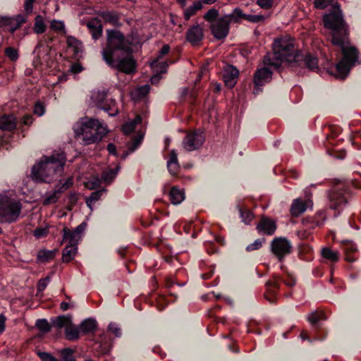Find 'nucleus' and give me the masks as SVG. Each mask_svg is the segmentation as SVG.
<instances>
[{"label": "nucleus", "mask_w": 361, "mask_h": 361, "mask_svg": "<svg viewBox=\"0 0 361 361\" xmlns=\"http://www.w3.org/2000/svg\"><path fill=\"white\" fill-rule=\"evenodd\" d=\"M99 185V180L97 178H93L87 183V187L92 190L98 187Z\"/></svg>", "instance_id": "obj_60"}, {"label": "nucleus", "mask_w": 361, "mask_h": 361, "mask_svg": "<svg viewBox=\"0 0 361 361\" xmlns=\"http://www.w3.org/2000/svg\"><path fill=\"white\" fill-rule=\"evenodd\" d=\"M276 229V223L267 217H262L257 226L258 232L264 235H273Z\"/></svg>", "instance_id": "obj_16"}, {"label": "nucleus", "mask_w": 361, "mask_h": 361, "mask_svg": "<svg viewBox=\"0 0 361 361\" xmlns=\"http://www.w3.org/2000/svg\"><path fill=\"white\" fill-rule=\"evenodd\" d=\"M36 0H25V3H24V9H25V11L27 13V14H30L32 12V9H33V3Z\"/></svg>", "instance_id": "obj_57"}, {"label": "nucleus", "mask_w": 361, "mask_h": 361, "mask_svg": "<svg viewBox=\"0 0 361 361\" xmlns=\"http://www.w3.org/2000/svg\"><path fill=\"white\" fill-rule=\"evenodd\" d=\"M323 314L322 312H312L307 317V319L310 324L317 326V323L322 319Z\"/></svg>", "instance_id": "obj_45"}, {"label": "nucleus", "mask_w": 361, "mask_h": 361, "mask_svg": "<svg viewBox=\"0 0 361 361\" xmlns=\"http://www.w3.org/2000/svg\"><path fill=\"white\" fill-rule=\"evenodd\" d=\"M167 168L169 172L172 175H176L180 169V165L178 161V156L176 151L171 150L169 154V159L167 161Z\"/></svg>", "instance_id": "obj_20"}, {"label": "nucleus", "mask_w": 361, "mask_h": 361, "mask_svg": "<svg viewBox=\"0 0 361 361\" xmlns=\"http://www.w3.org/2000/svg\"><path fill=\"white\" fill-rule=\"evenodd\" d=\"M78 251V246L67 245L63 250L62 260L63 262H69L74 259Z\"/></svg>", "instance_id": "obj_28"}, {"label": "nucleus", "mask_w": 361, "mask_h": 361, "mask_svg": "<svg viewBox=\"0 0 361 361\" xmlns=\"http://www.w3.org/2000/svg\"><path fill=\"white\" fill-rule=\"evenodd\" d=\"M107 150L111 154L116 155V147L115 145L112 143H110L107 145Z\"/></svg>", "instance_id": "obj_63"}, {"label": "nucleus", "mask_w": 361, "mask_h": 361, "mask_svg": "<svg viewBox=\"0 0 361 361\" xmlns=\"http://www.w3.org/2000/svg\"><path fill=\"white\" fill-rule=\"evenodd\" d=\"M59 192L54 191L50 194L47 195L43 199V204L49 205L56 202L59 198Z\"/></svg>", "instance_id": "obj_39"}, {"label": "nucleus", "mask_w": 361, "mask_h": 361, "mask_svg": "<svg viewBox=\"0 0 361 361\" xmlns=\"http://www.w3.org/2000/svg\"><path fill=\"white\" fill-rule=\"evenodd\" d=\"M219 11L215 8H210L204 15V19L209 22L210 25L218 18Z\"/></svg>", "instance_id": "obj_40"}, {"label": "nucleus", "mask_w": 361, "mask_h": 361, "mask_svg": "<svg viewBox=\"0 0 361 361\" xmlns=\"http://www.w3.org/2000/svg\"><path fill=\"white\" fill-rule=\"evenodd\" d=\"M5 54L12 61H16L18 59V51L13 47H7L5 49Z\"/></svg>", "instance_id": "obj_47"}, {"label": "nucleus", "mask_w": 361, "mask_h": 361, "mask_svg": "<svg viewBox=\"0 0 361 361\" xmlns=\"http://www.w3.org/2000/svg\"><path fill=\"white\" fill-rule=\"evenodd\" d=\"M169 196L171 203L175 205L179 204L185 199L183 191L176 187L171 188Z\"/></svg>", "instance_id": "obj_24"}, {"label": "nucleus", "mask_w": 361, "mask_h": 361, "mask_svg": "<svg viewBox=\"0 0 361 361\" xmlns=\"http://www.w3.org/2000/svg\"><path fill=\"white\" fill-rule=\"evenodd\" d=\"M243 13L239 8H235L232 13L228 14L227 16H232V22H235L238 18H243Z\"/></svg>", "instance_id": "obj_56"}, {"label": "nucleus", "mask_w": 361, "mask_h": 361, "mask_svg": "<svg viewBox=\"0 0 361 361\" xmlns=\"http://www.w3.org/2000/svg\"><path fill=\"white\" fill-rule=\"evenodd\" d=\"M291 248L290 241L285 238H276L271 242V250L280 261L285 255L290 253Z\"/></svg>", "instance_id": "obj_12"}, {"label": "nucleus", "mask_w": 361, "mask_h": 361, "mask_svg": "<svg viewBox=\"0 0 361 361\" xmlns=\"http://www.w3.org/2000/svg\"><path fill=\"white\" fill-rule=\"evenodd\" d=\"M73 307H74L73 304H72V303L70 304V303L66 302H62L60 304V308L63 311H66L68 309L73 308Z\"/></svg>", "instance_id": "obj_62"}, {"label": "nucleus", "mask_w": 361, "mask_h": 361, "mask_svg": "<svg viewBox=\"0 0 361 361\" xmlns=\"http://www.w3.org/2000/svg\"><path fill=\"white\" fill-rule=\"evenodd\" d=\"M323 22L326 28L333 31L332 43L341 49L343 58L336 66V77L344 79L357 61L358 51L355 47L345 44L346 25L338 4H334L332 11L324 16Z\"/></svg>", "instance_id": "obj_1"}, {"label": "nucleus", "mask_w": 361, "mask_h": 361, "mask_svg": "<svg viewBox=\"0 0 361 361\" xmlns=\"http://www.w3.org/2000/svg\"><path fill=\"white\" fill-rule=\"evenodd\" d=\"M105 192V190H99L94 192H92L89 197L86 200V204L90 207V209H92V204L94 203L96 201L99 200L100 197L102 195V194Z\"/></svg>", "instance_id": "obj_36"}, {"label": "nucleus", "mask_w": 361, "mask_h": 361, "mask_svg": "<svg viewBox=\"0 0 361 361\" xmlns=\"http://www.w3.org/2000/svg\"><path fill=\"white\" fill-rule=\"evenodd\" d=\"M266 286L268 288V293L266 295V298L270 302H274V296L276 294V291L279 288V279L274 277L272 280H269L267 282Z\"/></svg>", "instance_id": "obj_22"}, {"label": "nucleus", "mask_w": 361, "mask_h": 361, "mask_svg": "<svg viewBox=\"0 0 361 361\" xmlns=\"http://www.w3.org/2000/svg\"><path fill=\"white\" fill-rule=\"evenodd\" d=\"M68 47L69 48L73 49V51L74 54H78L82 51V44L81 42L78 40L76 38L70 36L67 37L66 40Z\"/></svg>", "instance_id": "obj_33"}, {"label": "nucleus", "mask_w": 361, "mask_h": 361, "mask_svg": "<svg viewBox=\"0 0 361 361\" xmlns=\"http://www.w3.org/2000/svg\"><path fill=\"white\" fill-rule=\"evenodd\" d=\"M150 87L149 85H144L135 89L131 92V98L137 101L145 97L149 92Z\"/></svg>", "instance_id": "obj_27"}, {"label": "nucleus", "mask_w": 361, "mask_h": 361, "mask_svg": "<svg viewBox=\"0 0 361 361\" xmlns=\"http://www.w3.org/2000/svg\"><path fill=\"white\" fill-rule=\"evenodd\" d=\"M45 24L42 18L40 16H37L34 25V31L37 34H42L45 31Z\"/></svg>", "instance_id": "obj_38"}, {"label": "nucleus", "mask_w": 361, "mask_h": 361, "mask_svg": "<svg viewBox=\"0 0 361 361\" xmlns=\"http://www.w3.org/2000/svg\"><path fill=\"white\" fill-rule=\"evenodd\" d=\"M85 228V223L80 224L74 230H71L68 227L63 228V241H67L69 245L78 246Z\"/></svg>", "instance_id": "obj_11"}, {"label": "nucleus", "mask_w": 361, "mask_h": 361, "mask_svg": "<svg viewBox=\"0 0 361 361\" xmlns=\"http://www.w3.org/2000/svg\"><path fill=\"white\" fill-rule=\"evenodd\" d=\"M66 160L63 152L43 157L38 164L33 166L32 178L36 181L50 182L55 176L61 175Z\"/></svg>", "instance_id": "obj_3"}, {"label": "nucleus", "mask_w": 361, "mask_h": 361, "mask_svg": "<svg viewBox=\"0 0 361 361\" xmlns=\"http://www.w3.org/2000/svg\"><path fill=\"white\" fill-rule=\"evenodd\" d=\"M232 16L225 15L210 25L212 34L216 39H222L227 37L230 24L232 23Z\"/></svg>", "instance_id": "obj_7"}, {"label": "nucleus", "mask_w": 361, "mask_h": 361, "mask_svg": "<svg viewBox=\"0 0 361 361\" xmlns=\"http://www.w3.org/2000/svg\"><path fill=\"white\" fill-rule=\"evenodd\" d=\"M34 113L41 116L44 113V107L41 103H37L34 108Z\"/></svg>", "instance_id": "obj_59"}, {"label": "nucleus", "mask_w": 361, "mask_h": 361, "mask_svg": "<svg viewBox=\"0 0 361 361\" xmlns=\"http://www.w3.org/2000/svg\"><path fill=\"white\" fill-rule=\"evenodd\" d=\"M100 16L105 22L109 23L113 25H118V17L115 12L104 11L101 13Z\"/></svg>", "instance_id": "obj_32"}, {"label": "nucleus", "mask_w": 361, "mask_h": 361, "mask_svg": "<svg viewBox=\"0 0 361 361\" xmlns=\"http://www.w3.org/2000/svg\"><path fill=\"white\" fill-rule=\"evenodd\" d=\"M264 240H265L264 238L257 239L253 243H251L246 247V250L247 251H252V250H258L259 248H260L262 247V243L264 242Z\"/></svg>", "instance_id": "obj_50"}, {"label": "nucleus", "mask_w": 361, "mask_h": 361, "mask_svg": "<svg viewBox=\"0 0 361 361\" xmlns=\"http://www.w3.org/2000/svg\"><path fill=\"white\" fill-rule=\"evenodd\" d=\"M71 322L72 319L69 315H61L56 317L52 321V324L55 327L58 329L65 328V329H66V326H68Z\"/></svg>", "instance_id": "obj_29"}, {"label": "nucleus", "mask_w": 361, "mask_h": 361, "mask_svg": "<svg viewBox=\"0 0 361 361\" xmlns=\"http://www.w3.org/2000/svg\"><path fill=\"white\" fill-rule=\"evenodd\" d=\"M61 353L64 361H74L72 353L69 349H64Z\"/></svg>", "instance_id": "obj_58"}, {"label": "nucleus", "mask_w": 361, "mask_h": 361, "mask_svg": "<svg viewBox=\"0 0 361 361\" xmlns=\"http://www.w3.org/2000/svg\"><path fill=\"white\" fill-rule=\"evenodd\" d=\"M36 326L42 332H48L50 331V325L47 320L44 319H37L36 322Z\"/></svg>", "instance_id": "obj_42"}, {"label": "nucleus", "mask_w": 361, "mask_h": 361, "mask_svg": "<svg viewBox=\"0 0 361 361\" xmlns=\"http://www.w3.org/2000/svg\"><path fill=\"white\" fill-rule=\"evenodd\" d=\"M203 6L202 2L197 1H195L192 6L186 8L183 11V16L185 20H188L192 16L202 8Z\"/></svg>", "instance_id": "obj_26"}, {"label": "nucleus", "mask_w": 361, "mask_h": 361, "mask_svg": "<svg viewBox=\"0 0 361 361\" xmlns=\"http://www.w3.org/2000/svg\"><path fill=\"white\" fill-rule=\"evenodd\" d=\"M101 109L105 111L110 116H114L118 113V109L114 99L107 100Z\"/></svg>", "instance_id": "obj_30"}, {"label": "nucleus", "mask_w": 361, "mask_h": 361, "mask_svg": "<svg viewBox=\"0 0 361 361\" xmlns=\"http://www.w3.org/2000/svg\"><path fill=\"white\" fill-rule=\"evenodd\" d=\"M20 201L14 198L8 192L0 193V223L16 221L21 212Z\"/></svg>", "instance_id": "obj_6"}, {"label": "nucleus", "mask_w": 361, "mask_h": 361, "mask_svg": "<svg viewBox=\"0 0 361 361\" xmlns=\"http://www.w3.org/2000/svg\"><path fill=\"white\" fill-rule=\"evenodd\" d=\"M107 97V92L105 90L93 91L91 95V101L93 104L99 108L105 104Z\"/></svg>", "instance_id": "obj_21"}, {"label": "nucleus", "mask_w": 361, "mask_h": 361, "mask_svg": "<svg viewBox=\"0 0 361 361\" xmlns=\"http://www.w3.org/2000/svg\"><path fill=\"white\" fill-rule=\"evenodd\" d=\"M203 30L199 25H192L186 32V39L192 45L197 44L203 39Z\"/></svg>", "instance_id": "obj_17"}, {"label": "nucleus", "mask_w": 361, "mask_h": 361, "mask_svg": "<svg viewBox=\"0 0 361 361\" xmlns=\"http://www.w3.org/2000/svg\"><path fill=\"white\" fill-rule=\"evenodd\" d=\"M50 27L56 32H63L65 33V25L61 20H53L51 22Z\"/></svg>", "instance_id": "obj_44"}, {"label": "nucleus", "mask_w": 361, "mask_h": 361, "mask_svg": "<svg viewBox=\"0 0 361 361\" xmlns=\"http://www.w3.org/2000/svg\"><path fill=\"white\" fill-rule=\"evenodd\" d=\"M50 281H51L50 276H47L44 279H41L38 281V283H37V291L38 292L43 291L47 288V286L49 284V283L50 282Z\"/></svg>", "instance_id": "obj_49"}, {"label": "nucleus", "mask_w": 361, "mask_h": 361, "mask_svg": "<svg viewBox=\"0 0 361 361\" xmlns=\"http://www.w3.org/2000/svg\"><path fill=\"white\" fill-rule=\"evenodd\" d=\"M26 20L27 18L22 14H18L13 17H1L0 18V26L6 27L8 31L13 34Z\"/></svg>", "instance_id": "obj_13"}, {"label": "nucleus", "mask_w": 361, "mask_h": 361, "mask_svg": "<svg viewBox=\"0 0 361 361\" xmlns=\"http://www.w3.org/2000/svg\"><path fill=\"white\" fill-rule=\"evenodd\" d=\"M135 128V123L127 122L123 126L122 130L126 135H128L131 133Z\"/></svg>", "instance_id": "obj_53"}, {"label": "nucleus", "mask_w": 361, "mask_h": 361, "mask_svg": "<svg viewBox=\"0 0 361 361\" xmlns=\"http://www.w3.org/2000/svg\"><path fill=\"white\" fill-rule=\"evenodd\" d=\"M273 51L264 59V64L268 67L279 68L283 62H292L296 57L293 40L288 37L275 39Z\"/></svg>", "instance_id": "obj_5"}, {"label": "nucleus", "mask_w": 361, "mask_h": 361, "mask_svg": "<svg viewBox=\"0 0 361 361\" xmlns=\"http://www.w3.org/2000/svg\"><path fill=\"white\" fill-rule=\"evenodd\" d=\"M243 18L252 23H259L264 20V16L262 15H243Z\"/></svg>", "instance_id": "obj_48"}, {"label": "nucleus", "mask_w": 361, "mask_h": 361, "mask_svg": "<svg viewBox=\"0 0 361 361\" xmlns=\"http://www.w3.org/2000/svg\"><path fill=\"white\" fill-rule=\"evenodd\" d=\"M347 192L342 186H336L329 194V207L332 209H342L346 204Z\"/></svg>", "instance_id": "obj_9"}, {"label": "nucleus", "mask_w": 361, "mask_h": 361, "mask_svg": "<svg viewBox=\"0 0 361 361\" xmlns=\"http://www.w3.org/2000/svg\"><path fill=\"white\" fill-rule=\"evenodd\" d=\"M97 323L96 319L93 318H88L83 320L80 324V331L87 334L91 332H94L97 329Z\"/></svg>", "instance_id": "obj_23"}, {"label": "nucleus", "mask_w": 361, "mask_h": 361, "mask_svg": "<svg viewBox=\"0 0 361 361\" xmlns=\"http://www.w3.org/2000/svg\"><path fill=\"white\" fill-rule=\"evenodd\" d=\"M118 167L114 169H109L108 171H105L102 173V179L106 183H111L116 176L117 171L118 170Z\"/></svg>", "instance_id": "obj_37"}, {"label": "nucleus", "mask_w": 361, "mask_h": 361, "mask_svg": "<svg viewBox=\"0 0 361 361\" xmlns=\"http://www.w3.org/2000/svg\"><path fill=\"white\" fill-rule=\"evenodd\" d=\"M48 231H49L48 226H45V227L39 226L34 230L33 235L36 238L40 239V238L46 237L48 234Z\"/></svg>", "instance_id": "obj_43"}, {"label": "nucleus", "mask_w": 361, "mask_h": 361, "mask_svg": "<svg viewBox=\"0 0 361 361\" xmlns=\"http://www.w3.org/2000/svg\"><path fill=\"white\" fill-rule=\"evenodd\" d=\"M239 75L238 70L232 65H226L223 70L222 78L225 85L232 88L237 82V79Z\"/></svg>", "instance_id": "obj_15"}, {"label": "nucleus", "mask_w": 361, "mask_h": 361, "mask_svg": "<svg viewBox=\"0 0 361 361\" xmlns=\"http://www.w3.org/2000/svg\"><path fill=\"white\" fill-rule=\"evenodd\" d=\"M75 135L85 145L99 142L106 135L107 126L97 119L81 118L73 126Z\"/></svg>", "instance_id": "obj_4"}, {"label": "nucleus", "mask_w": 361, "mask_h": 361, "mask_svg": "<svg viewBox=\"0 0 361 361\" xmlns=\"http://www.w3.org/2000/svg\"><path fill=\"white\" fill-rule=\"evenodd\" d=\"M104 61L111 68L126 74L135 71V61L131 48L123 34L117 30H107L106 46L102 51Z\"/></svg>", "instance_id": "obj_2"}, {"label": "nucleus", "mask_w": 361, "mask_h": 361, "mask_svg": "<svg viewBox=\"0 0 361 361\" xmlns=\"http://www.w3.org/2000/svg\"><path fill=\"white\" fill-rule=\"evenodd\" d=\"M305 66L311 71H317L318 70V59L310 54H307L304 59Z\"/></svg>", "instance_id": "obj_34"}, {"label": "nucleus", "mask_w": 361, "mask_h": 361, "mask_svg": "<svg viewBox=\"0 0 361 361\" xmlns=\"http://www.w3.org/2000/svg\"><path fill=\"white\" fill-rule=\"evenodd\" d=\"M23 123L25 125H30L32 123V117L30 115H26L23 118Z\"/></svg>", "instance_id": "obj_64"}, {"label": "nucleus", "mask_w": 361, "mask_h": 361, "mask_svg": "<svg viewBox=\"0 0 361 361\" xmlns=\"http://www.w3.org/2000/svg\"><path fill=\"white\" fill-rule=\"evenodd\" d=\"M54 253L51 250H40L37 254V258L41 262H47L54 257Z\"/></svg>", "instance_id": "obj_41"}, {"label": "nucleus", "mask_w": 361, "mask_h": 361, "mask_svg": "<svg viewBox=\"0 0 361 361\" xmlns=\"http://www.w3.org/2000/svg\"><path fill=\"white\" fill-rule=\"evenodd\" d=\"M331 1L332 0H315L314 4L316 8L324 9L327 7Z\"/></svg>", "instance_id": "obj_54"}, {"label": "nucleus", "mask_w": 361, "mask_h": 361, "mask_svg": "<svg viewBox=\"0 0 361 361\" xmlns=\"http://www.w3.org/2000/svg\"><path fill=\"white\" fill-rule=\"evenodd\" d=\"M240 212L243 221L246 224H250L253 219L252 213L249 210L243 211L240 209Z\"/></svg>", "instance_id": "obj_46"}, {"label": "nucleus", "mask_w": 361, "mask_h": 361, "mask_svg": "<svg viewBox=\"0 0 361 361\" xmlns=\"http://www.w3.org/2000/svg\"><path fill=\"white\" fill-rule=\"evenodd\" d=\"M80 329L71 322L65 329V335L68 341H75L78 339Z\"/></svg>", "instance_id": "obj_25"}, {"label": "nucleus", "mask_w": 361, "mask_h": 361, "mask_svg": "<svg viewBox=\"0 0 361 361\" xmlns=\"http://www.w3.org/2000/svg\"><path fill=\"white\" fill-rule=\"evenodd\" d=\"M305 195L306 200H302L300 198H298L293 200L291 207L290 212L293 216H298L304 213L308 208L312 209L313 206V202L310 199L312 194L310 192V187L305 189Z\"/></svg>", "instance_id": "obj_10"}, {"label": "nucleus", "mask_w": 361, "mask_h": 361, "mask_svg": "<svg viewBox=\"0 0 361 361\" xmlns=\"http://www.w3.org/2000/svg\"><path fill=\"white\" fill-rule=\"evenodd\" d=\"M257 4L262 8L268 9L272 6L273 0H257Z\"/></svg>", "instance_id": "obj_55"}, {"label": "nucleus", "mask_w": 361, "mask_h": 361, "mask_svg": "<svg viewBox=\"0 0 361 361\" xmlns=\"http://www.w3.org/2000/svg\"><path fill=\"white\" fill-rule=\"evenodd\" d=\"M160 59H156L151 63V67L154 73H165L167 71L168 63L166 61H159Z\"/></svg>", "instance_id": "obj_31"}, {"label": "nucleus", "mask_w": 361, "mask_h": 361, "mask_svg": "<svg viewBox=\"0 0 361 361\" xmlns=\"http://www.w3.org/2000/svg\"><path fill=\"white\" fill-rule=\"evenodd\" d=\"M322 257L332 262H336L338 259V254L336 251H333L328 247L322 250Z\"/></svg>", "instance_id": "obj_35"}, {"label": "nucleus", "mask_w": 361, "mask_h": 361, "mask_svg": "<svg viewBox=\"0 0 361 361\" xmlns=\"http://www.w3.org/2000/svg\"><path fill=\"white\" fill-rule=\"evenodd\" d=\"M87 27L94 40L98 39L102 35V25L101 20L97 18L90 20L87 23Z\"/></svg>", "instance_id": "obj_18"}, {"label": "nucleus", "mask_w": 361, "mask_h": 361, "mask_svg": "<svg viewBox=\"0 0 361 361\" xmlns=\"http://www.w3.org/2000/svg\"><path fill=\"white\" fill-rule=\"evenodd\" d=\"M17 126L16 117L12 114H5L0 117V129L3 131H12Z\"/></svg>", "instance_id": "obj_19"}, {"label": "nucleus", "mask_w": 361, "mask_h": 361, "mask_svg": "<svg viewBox=\"0 0 361 361\" xmlns=\"http://www.w3.org/2000/svg\"><path fill=\"white\" fill-rule=\"evenodd\" d=\"M142 139H143L142 135H139L135 137L133 144L131 145L130 147H129L130 152H134L138 147V146L140 145Z\"/></svg>", "instance_id": "obj_52"}, {"label": "nucleus", "mask_w": 361, "mask_h": 361, "mask_svg": "<svg viewBox=\"0 0 361 361\" xmlns=\"http://www.w3.org/2000/svg\"><path fill=\"white\" fill-rule=\"evenodd\" d=\"M204 133L202 131L195 130L186 134L183 140L182 145L186 151L192 152L200 149L204 144Z\"/></svg>", "instance_id": "obj_8"}, {"label": "nucleus", "mask_w": 361, "mask_h": 361, "mask_svg": "<svg viewBox=\"0 0 361 361\" xmlns=\"http://www.w3.org/2000/svg\"><path fill=\"white\" fill-rule=\"evenodd\" d=\"M170 51V47L168 44H165L162 47L159 52V55L157 59H160L162 56L167 54Z\"/></svg>", "instance_id": "obj_61"}, {"label": "nucleus", "mask_w": 361, "mask_h": 361, "mask_svg": "<svg viewBox=\"0 0 361 361\" xmlns=\"http://www.w3.org/2000/svg\"><path fill=\"white\" fill-rule=\"evenodd\" d=\"M108 329L113 333L116 337L121 336V329L116 323H110Z\"/></svg>", "instance_id": "obj_51"}, {"label": "nucleus", "mask_w": 361, "mask_h": 361, "mask_svg": "<svg viewBox=\"0 0 361 361\" xmlns=\"http://www.w3.org/2000/svg\"><path fill=\"white\" fill-rule=\"evenodd\" d=\"M272 73L268 67L258 69L254 75L255 93L260 90V87L271 81Z\"/></svg>", "instance_id": "obj_14"}]
</instances>
